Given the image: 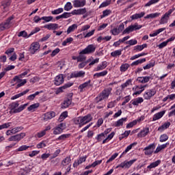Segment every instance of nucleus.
<instances>
[{
  "instance_id": "obj_1",
  "label": "nucleus",
  "mask_w": 175,
  "mask_h": 175,
  "mask_svg": "<svg viewBox=\"0 0 175 175\" xmlns=\"http://www.w3.org/2000/svg\"><path fill=\"white\" fill-rule=\"evenodd\" d=\"M96 50V45L94 44H89L83 50L79 52V55L78 56V62H83V61H85L87 57L84 55L92 54L93 53H95Z\"/></svg>"
},
{
  "instance_id": "obj_2",
  "label": "nucleus",
  "mask_w": 175,
  "mask_h": 175,
  "mask_svg": "<svg viewBox=\"0 0 175 175\" xmlns=\"http://www.w3.org/2000/svg\"><path fill=\"white\" fill-rule=\"evenodd\" d=\"M91 121H92V116L91 114L75 118L73 120L74 124H75V125H79L80 128H81V126H84L86 124H88V122H91Z\"/></svg>"
},
{
  "instance_id": "obj_3",
  "label": "nucleus",
  "mask_w": 175,
  "mask_h": 175,
  "mask_svg": "<svg viewBox=\"0 0 175 175\" xmlns=\"http://www.w3.org/2000/svg\"><path fill=\"white\" fill-rule=\"evenodd\" d=\"M111 91H113L111 88H108L103 90V92L96 98V102L99 103L101 100L107 99L109 96L111 94Z\"/></svg>"
},
{
  "instance_id": "obj_4",
  "label": "nucleus",
  "mask_w": 175,
  "mask_h": 175,
  "mask_svg": "<svg viewBox=\"0 0 175 175\" xmlns=\"http://www.w3.org/2000/svg\"><path fill=\"white\" fill-rule=\"evenodd\" d=\"M175 8H172V9L169 10L167 12H165L161 17L159 21V24H167L169 21V18H170V15L173 12H174Z\"/></svg>"
},
{
  "instance_id": "obj_5",
  "label": "nucleus",
  "mask_w": 175,
  "mask_h": 175,
  "mask_svg": "<svg viewBox=\"0 0 175 175\" xmlns=\"http://www.w3.org/2000/svg\"><path fill=\"white\" fill-rule=\"evenodd\" d=\"M136 161H137V159H133L129 161L126 160L117 165L116 169H118V167H122V169H129V167H131V166H132V165H133Z\"/></svg>"
},
{
  "instance_id": "obj_6",
  "label": "nucleus",
  "mask_w": 175,
  "mask_h": 175,
  "mask_svg": "<svg viewBox=\"0 0 175 175\" xmlns=\"http://www.w3.org/2000/svg\"><path fill=\"white\" fill-rule=\"evenodd\" d=\"M125 29V25L124 23H121L118 27H114L110 30L111 35L113 36H117V35H120L121 32L124 31Z\"/></svg>"
},
{
  "instance_id": "obj_7",
  "label": "nucleus",
  "mask_w": 175,
  "mask_h": 175,
  "mask_svg": "<svg viewBox=\"0 0 175 175\" xmlns=\"http://www.w3.org/2000/svg\"><path fill=\"white\" fill-rule=\"evenodd\" d=\"M64 129H66V124L65 123H60L53 129V135H61Z\"/></svg>"
},
{
  "instance_id": "obj_8",
  "label": "nucleus",
  "mask_w": 175,
  "mask_h": 175,
  "mask_svg": "<svg viewBox=\"0 0 175 175\" xmlns=\"http://www.w3.org/2000/svg\"><path fill=\"white\" fill-rule=\"evenodd\" d=\"M147 87H148V85H136L135 87L133 88V91H134L133 95H140V94H142V92H143V91H144V90H146V88H147Z\"/></svg>"
},
{
  "instance_id": "obj_9",
  "label": "nucleus",
  "mask_w": 175,
  "mask_h": 175,
  "mask_svg": "<svg viewBox=\"0 0 175 175\" xmlns=\"http://www.w3.org/2000/svg\"><path fill=\"white\" fill-rule=\"evenodd\" d=\"M155 94H157V90H155V89L148 90L144 93V98L146 100H150Z\"/></svg>"
},
{
  "instance_id": "obj_10",
  "label": "nucleus",
  "mask_w": 175,
  "mask_h": 175,
  "mask_svg": "<svg viewBox=\"0 0 175 175\" xmlns=\"http://www.w3.org/2000/svg\"><path fill=\"white\" fill-rule=\"evenodd\" d=\"M26 134L25 133H21L19 134H17L16 135L11 136L8 138V142H20V140H22V139H24L25 137Z\"/></svg>"
},
{
  "instance_id": "obj_11",
  "label": "nucleus",
  "mask_w": 175,
  "mask_h": 175,
  "mask_svg": "<svg viewBox=\"0 0 175 175\" xmlns=\"http://www.w3.org/2000/svg\"><path fill=\"white\" fill-rule=\"evenodd\" d=\"M156 145L153 144H150L148 146L144 148V154L146 155H152V153L154 152V150H155Z\"/></svg>"
},
{
  "instance_id": "obj_12",
  "label": "nucleus",
  "mask_w": 175,
  "mask_h": 175,
  "mask_svg": "<svg viewBox=\"0 0 175 175\" xmlns=\"http://www.w3.org/2000/svg\"><path fill=\"white\" fill-rule=\"evenodd\" d=\"M64 81H65V76L62 74L57 75L54 79L55 85H61V84H64Z\"/></svg>"
},
{
  "instance_id": "obj_13",
  "label": "nucleus",
  "mask_w": 175,
  "mask_h": 175,
  "mask_svg": "<svg viewBox=\"0 0 175 175\" xmlns=\"http://www.w3.org/2000/svg\"><path fill=\"white\" fill-rule=\"evenodd\" d=\"M13 81L17 84L16 88H20V87H23V85L27 84V79H21L17 76L14 77Z\"/></svg>"
},
{
  "instance_id": "obj_14",
  "label": "nucleus",
  "mask_w": 175,
  "mask_h": 175,
  "mask_svg": "<svg viewBox=\"0 0 175 175\" xmlns=\"http://www.w3.org/2000/svg\"><path fill=\"white\" fill-rule=\"evenodd\" d=\"M23 126L14 127L11 130H8L6 131L7 136H12V135H16V133H18V132H21L23 131Z\"/></svg>"
},
{
  "instance_id": "obj_15",
  "label": "nucleus",
  "mask_w": 175,
  "mask_h": 175,
  "mask_svg": "<svg viewBox=\"0 0 175 175\" xmlns=\"http://www.w3.org/2000/svg\"><path fill=\"white\" fill-rule=\"evenodd\" d=\"M12 18L13 17H10L8 18L5 23L0 24V31H3L4 29L10 28V24H12L10 21H12Z\"/></svg>"
},
{
  "instance_id": "obj_16",
  "label": "nucleus",
  "mask_w": 175,
  "mask_h": 175,
  "mask_svg": "<svg viewBox=\"0 0 175 175\" xmlns=\"http://www.w3.org/2000/svg\"><path fill=\"white\" fill-rule=\"evenodd\" d=\"M72 85H73V83L68 82L66 83L64 85L57 88L55 92L56 95L62 94V92H64V90H66V88H69L70 87H72Z\"/></svg>"
},
{
  "instance_id": "obj_17",
  "label": "nucleus",
  "mask_w": 175,
  "mask_h": 175,
  "mask_svg": "<svg viewBox=\"0 0 175 175\" xmlns=\"http://www.w3.org/2000/svg\"><path fill=\"white\" fill-rule=\"evenodd\" d=\"M161 165V160H157L154 162L151 163L146 167V172H151L152 169H155V167H158Z\"/></svg>"
},
{
  "instance_id": "obj_18",
  "label": "nucleus",
  "mask_w": 175,
  "mask_h": 175,
  "mask_svg": "<svg viewBox=\"0 0 175 175\" xmlns=\"http://www.w3.org/2000/svg\"><path fill=\"white\" fill-rule=\"evenodd\" d=\"M54 117H55V112L49 111L43 115V120L45 122L49 121V120H53Z\"/></svg>"
},
{
  "instance_id": "obj_19",
  "label": "nucleus",
  "mask_w": 175,
  "mask_h": 175,
  "mask_svg": "<svg viewBox=\"0 0 175 175\" xmlns=\"http://www.w3.org/2000/svg\"><path fill=\"white\" fill-rule=\"evenodd\" d=\"M84 76H85V72L83 70L75 71L70 74L71 79H75L77 77H84Z\"/></svg>"
},
{
  "instance_id": "obj_20",
  "label": "nucleus",
  "mask_w": 175,
  "mask_h": 175,
  "mask_svg": "<svg viewBox=\"0 0 175 175\" xmlns=\"http://www.w3.org/2000/svg\"><path fill=\"white\" fill-rule=\"evenodd\" d=\"M72 3L74 8H83V6H85L87 1L85 0H74Z\"/></svg>"
},
{
  "instance_id": "obj_21",
  "label": "nucleus",
  "mask_w": 175,
  "mask_h": 175,
  "mask_svg": "<svg viewBox=\"0 0 175 175\" xmlns=\"http://www.w3.org/2000/svg\"><path fill=\"white\" fill-rule=\"evenodd\" d=\"M106 68H107V62L104 61L99 64L94 70V72H100V70H103L104 69H106Z\"/></svg>"
},
{
  "instance_id": "obj_22",
  "label": "nucleus",
  "mask_w": 175,
  "mask_h": 175,
  "mask_svg": "<svg viewBox=\"0 0 175 175\" xmlns=\"http://www.w3.org/2000/svg\"><path fill=\"white\" fill-rule=\"evenodd\" d=\"M40 49V44L38 42H34L31 44L30 53L31 54H35Z\"/></svg>"
},
{
  "instance_id": "obj_23",
  "label": "nucleus",
  "mask_w": 175,
  "mask_h": 175,
  "mask_svg": "<svg viewBox=\"0 0 175 175\" xmlns=\"http://www.w3.org/2000/svg\"><path fill=\"white\" fill-rule=\"evenodd\" d=\"M150 80H152V77L151 75L148 77H139L137 79V81H138V83H142V84H145V83H148Z\"/></svg>"
},
{
  "instance_id": "obj_24",
  "label": "nucleus",
  "mask_w": 175,
  "mask_h": 175,
  "mask_svg": "<svg viewBox=\"0 0 175 175\" xmlns=\"http://www.w3.org/2000/svg\"><path fill=\"white\" fill-rule=\"evenodd\" d=\"M165 113L166 111L165 110L157 112L152 116V121H158V120H161V118L165 116Z\"/></svg>"
},
{
  "instance_id": "obj_25",
  "label": "nucleus",
  "mask_w": 175,
  "mask_h": 175,
  "mask_svg": "<svg viewBox=\"0 0 175 175\" xmlns=\"http://www.w3.org/2000/svg\"><path fill=\"white\" fill-rule=\"evenodd\" d=\"M126 122V118H122L119 119L118 121L114 122L113 123V126H116V128H120L124 125V123Z\"/></svg>"
},
{
  "instance_id": "obj_26",
  "label": "nucleus",
  "mask_w": 175,
  "mask_h": 175,
  "mask_svg": "<svg viewBox=\"0 0 175 175\" xmlns=\"http://www.w3.org/2000/svg\"><path fill=\"white\" fill-rule=\"evenodd\" d=\"M85 161H87V156H83L82 157H80L79 159H78L74 162L72 166L73 167H77L79 165H81V163H83V162H85Z\"/></svg>"
},
{
  "instance_id": "obj_27",
  "label": "nucleus",
  "mask_w": 175,
  "mask_h": 175,
  "mask_svg": "<svg viewBox=\"0 0 175 175\" xmlns=\"http://www.w3.org/2000/svg\"><path fill=\"white\" fill-rule=\"evenodd\" d=\"M148 133H150V128L145 127L137 134V136L139 137H146Z\"/></svg>"
},
{
  "instance_id": "obj_28",
  "label": "nucleus",
  "mask_w": 175,
  "mask_h": 175,
  "mask_svg": "<svg viewBox=\"0 0 175 175\" xmlns=\"http://www.w3.org/2000/svg\"><path fill=\"white\" fill-rule=\"evenodd\" d=\"M44 28L49 29V31H55V29H58V24L57 23H49L48 25H45Z\"/></svg>"
},
{
  "instance_id": "obj_29",
  "label": "nucleus",
  "mask_w": 175,
  "mask_h": 175,
  "mask_svg": "<svg viewBox=\"0 0 175 175\" xmlns=\"http://www.w3.org/2000/svg\"><path fill=\"white\" fill-rule=\"evenodd\" d=\"M87 13V10L85 8H81L78 10H75L72 11L71 14L75 15H80V14H85Z\"/></svg>"
},
{
  "instance_id": "obj_30",
  "label": "nucleus",
  "mask_w": 175,
  "mask_h": 175,
  "mask_svg": "<svg viewBox=\"0 0 175 175\" xmlns=\"http://www.w3.org/2000/svg\"><path fill=\"white\" fill-rule=\"evenodd\" d=\"M143 120H144V118H138L137 120H135L133 122L129 123L126 125V128L127 129H130V128H133V126H135V125H136V124H137V122H140V121H143Z\"/></svg>"
},
{
  "instance_id": "obj_31",
  "label": "nucleus",
  "mask_w": 175,
  "mask_h": 175,
  "mask_svg": "<svg viewBox=\"0 0 175 175\" xmlns=\"http://www.w3.org/2000/svg\"><path fill=\"white\" fill-rule=\"evenodd\" d=\"M86 61H87L88 64H89V66H94V65H95V64L99 63V58L94 59V57H90Z\"/></svg>"
},
{
  "instance_id": "obj_32",
  "label": "nucleus",
  "mask_w": 175,
  "mask_h": 175,
  "mask_svg": "<svg viewBox=\"0 0 175 175\" xmlns=\"http://www.w3.org/2000/svg\"><path fill=\"white\" fill-rule=\"evenodd\" d=\"M29 92V89H27L26 90L23 91V92H21L19 94H17L14 96H13L11 99L12 100H14L15 99H18V98H21V96H24L26 94H28Z\"/></svg>"
},
{
  "instance_id": "obj_33",
  "label": "nucleus",
  "mask_w": 175,
  "mask_h": 175,
  "mask_svg": "<svg viewBox=\"0 0 175 175\" xmlns=\"http://www.w3.org/2000/svg\"><path fill=\"white\" fill-rule=\"evenodd\" d=\"M70 105H72V99L66 98L62 103V109H67Z\"/></svg>"
},
{
  "instance_id": "obj_34",
  "label": "nucleus",
  "mask_w": 175,
  "mask_h": 175,
  "mask_svg": "<svg viewBox=\"0 0 175 175\" xmlns=\"http://www.w3.org/2000/svg\"><path fill=\"white\" fill-rule=\"evenodd\" d=\"M132 105H133V106H139V105H140V103H143V102H144V99H143L142 97H138L134 100H132Z\"/></svg>"
},
{
  "instance_id": "obj_35",
  "label": "nucleus",
  "mask_w": 175,
  "mask_h": 175,
  "mask_svg": "<svg viewBox=\"0 0 175 175\" xmlns=\"http://www.w3.org/2000/svg\"><path fill=\"white\" fill-rule=\"evenodd\" d=\"M175 100V94H168L163 98V102H172Z\"/></svg>"
},
{
  "instance_id": "obj_36",
  "label": "nucleus",
  "mask_w": 175,
  "mask_h": 175,
  "mask_svg": "<svg viewBox=\"0 0 175 175\" xmlns=\"http://www.w3.org/2000/svg\"><path fill=\"white\" fill-rule=\"evenodd\" d=\"M145 15H146V12H142L139 14H133L131 16V20H137L138 18H142V17H144Z\"/></svg>"
},
{
  "instance_id": "obj_37",
  "label": "nucleus",
  "mask_w": 175,
  "mask_h": 175,
  "mask_svg": "<svg viewBox=\"0 0 175 175\" xmlns=\"http://www.w3.org/2000/svg\"><path fill=\"white\" fill-rule=\"evenodd\" d=\"M40 106V104L39 103H34L33 105H31L29 107H28L27 110L28 111H31V113H33Z\"/></svg>"
},
{
  "instance_id": "obj_38",
  "label": "nucleus",
  "mask_w": 175,
  "mask_h": 175,
  "mask_svg": "<svg viewBox=\"0 0 175 175\" xmlns=\"http://www.w3.org/2000/svg\"><path fill=\"white\" fill-rule=\"evenodd\" d=\"M167 146H169V143L163 144L162 145L157 146L156 150L154 152V154H158V152H159L160 151H162V150H165V148H166Z\"/></svg>"
},
{
  "instance_id": "obj_39",
  "label": "nucleus",
  "mask_w": 175,
  "mask_h": 175,
  "mask_svg": "<svg viewBox=\"0 0 175 175\" xmlns=\"http://www.w3.org/2000/svg\"><path fill=\"white\" fill-rule=\"evenodd\" d=\"M131 66L129 65V64L128 63H124V64H122L120 67V71L122 72V73H124L125 72H126V70L128 69H129V67Z\"/></svg>"
},
{
  "instance_id": "obj_40",
  "label": "nucleus",
  "mask_w": 175,
  "mask_h": 175,
  "mask_svg": "<svg viewBox=\"0 0 175 175\" xmlns=\"http://www.w3.org/2000/svg\"><path fill=\"white\" fill-rule=\"evenodd\" d=\"M91 84V80H89L82 84H81L79 87L78 89L79 90L80 92H83V90L84 88H87L88 85H90Z\"/></svg>"
},
{
  "instance_id": "obj_41",
  "label": "nucleus",
  "mask_w": 175,
  "mask_h": 175,
  "mask_svg": "<svg viewBox=\"0 0 175 175\" xmlns=\"http://www.w3.org/2000/svg\"><path fill=\"white\" fill-rule=\"evenodd\" d=\"M137 144V142H134L133 144H131L129 146H128L124 151L122 153V155H125L127 154V152H129L131 150H132V147H135Z\"/></svg>"
},
{
  "instance_id": "obj_42",
  "label": "nucleus",
  "mask_w": 175,
  "mask_h": 175,
  "mask_svg": "<svg viewBox=\"0 0 175 175\" xmlns=\"http://www.w3.org/2000/svg\"><path fill=\"white\" fill-rule=\"evenodd\" d=\"M165 29H166V28H165V27L160 28V29L156 30L155 31H154L153 33H150L149 36H150V38H154V36L159 35V33H161V32H163V31H165Z\"/></svg>"
},
{
  "instance_id": "obj_43",
  "label": "nucleus",
  "mask_w": 175,
  "mask_h": 175,
  "mask_svg": "<svg viewBox=\"0 0 175 175\" xmlns=\"http://www.w3.org/2000/svg\"><path fill=\"white\" fill-rule=\"evenodd\" d=\"M161 16V13L159 12H155L152 14H149L146 15L144 18L145 19H148V18H157V17H159Z\"/></svg>"
},
{
  "instance_id": "obj_44",
  "label": "nucleus",
  "mask_w": 175,
  "mask_h": 175,
  "mask_svg": "<svg viewBox=\"0 0 175 175\" xmlns=\"http://www.w3.org/2000/svg\"><path fill=\"white\" fill-rule=\"evenodd\" d=\"M27 106H28V103L21 105L18 108L14 109V113H21V111H23V110H24Z\"/></svg>"
},
{
  "instance_id": "obj_45",
  "label": "nucleus",
  "mask_w": 175,
  "mask_h": 175,
  "mask_svg": "<svg viewBox=\"0 0 175 175\" xmlns=\"http://www.w3.org/2000/svg\"><path fill=\"white\" fill-rule=\"evenodd\" d=\"M131 85H132V79H128L125 83H122L120 87L122 90H125V88L131 87Z\"/></svg>"
},
{
  "instance_id": "obj_46",
  "label": "nucleus",
  "mask_w": 175,
  "mask_h": 175,
  "mask_svg": "<svg viewBox=\"0 0 175 175\" xmlns=\"http://www.w3.org/2000/svg\"><path fill=\"white\" fill-rule=\"evenodd\" d=\"M77 29V24H73L71 26L68 27L67 29V33L69 35V33H71V32H75Z\"/></svg>"
},
{
  "instance_id": "obj_47",
  "label": "nucleus",
  "mask_w": 175,
  "mask_h": 175,
  "mask_svg": "<svg viewBox=\"0 0 175 175\" xmlns=\"http://www.w3.org/2000/svg\"><path fill=\"white\" fill-rule=\"evenodd\" d=\"M42 91L40 92H36L34 94H30L29 96H27V100H33L39 94H42Z\"/></svg>"
},
{
  "instance_id": "obj_48",
  "label": "nucleus",
  "mask_w": 175,
  "mask_h": 175,
  "mask_svg": "<svg viewBox=\"0 0 175 175\" xmlns=\"http://www.w3.org/2000/svg\"><path fill=\"white\" fill-rule=\"evenodd\" d=\"M121 54H122V49H119V50H116V51L111 52V56L113 57H120V55H121Z\"/></svg>"
},
{
  "instance_id": "obj_49",
  "label": "nucleus",
  "mask_w": 175,
  "mask_h": 175,
  "mask_svg": "<svg viewBox=\"0 0 175 175\" xmlns=\"http://www.w3.org/2000/svg\"><path fill=\"white\" fill-rule=\"evenodd\" d=\"M131 32H133V28L132 27V25L123 30L122 35H128L129 33H131Z\"/></svg>"
},
{
  "instance_id": "obj_50",
  "label": "nucleus",
  "mask_w": 175,
  "mask_h": 175,
  "mask_svg": "<svg viewBox=\"0 0 175 175\" xmlns=\"http://www.w3.org/2000/svg\"><path fill=\"white\" fill-rule=\"evenodd\" d=\"M146 62V58H143V59H139L137 61H135L133 62L132 64H131V66H136L137 65H140L143 63Z\"/></svg>"
},
{
  "instance_id": "obj_51",
  "label": "nucleus",
  "mask_w": 175,
  "mask_h": 175,
  "mask_svg": "<svg viewBox=\"0 0 175 175\" xmlns=\"http://www.w3.org/2000/svg\"><path fill=\"white\" fill-rule=\"evenodd\" d=\"M116 135V133L112 132L111 133H110L107 137H106L105 139H103V144H105L106 143H107V142H109V140H111L113 137H114V135Z\"/></svg>"
},
{
  "instance_id": "obj_52",
  "label": "nucleus",
  "mask_w": 175,
  "mask_h": 175,
  "mask_svg": "<svg viewBox=\"0 0 175 175\" xmlns=\"http://www.w3.org/2000/svg\"><path fill=\"white\" fill-rule=\"evenodd\" d=\"M107 70H104L100 72H96L94 75V77H103L107 75Z\"/></svg>"
},
{
  "instance_id": "obj_53",
  "label": "nucleus",
  "mask_w": 175,
  "mask_h": 175,
  "mask_svg": "<svg viewBox=\"0 0 175 175\" xmlns=\"http://www.w3.org/2000/svg\"><path fill=\"white\" fill-rule=\"evenodd\" d=\"M170 110H171V111L168 113V117H174V116H175V103L171 106V107L170 108Z\"/></svg>"
},
{
  "instance_id": "obj_54",
  "label": "nucleus",
  "mask_w": 175,
  "mask_h": 175,
  "mask_svg": "<svg viewBox=\"0 0 175 175\" xmlns=\"http://www.w3.org/2000/svg\"><path fill=\"white\" fill-rule=\"evenodd\" d=\"M71 161L72 160L70 159V157H67L64 159H63V161H62V165L63 166H66L69 165V163H70Z\"/></svg>"
},
{
  "instance_id": "obj_55",
  "label": "nucleus",
  "mask_w": 175,
  "mask_h": 175,
  "mask_svg": "<svg viewBox=\"0 0 175 175\" xmlns=\"http://www.w3.org/2000/svg\"><path fill=\"white\" fill-rule=\"evenodd\" d=\"M111 14V11L110 10H105L103 11V14L100 16V18H105V17H107V16H110Z\"/></svg>"
},
{
  "instance_id": "obj_56",
  "label": "nucleus",
  "mask_w": 175,
  "mask_h": 175,
  "mask_svg": "<svg viewBox=\"0 0 175 175\" xmlns=\"http://www.w3.org/2000/svg\"><path fill=\"white\" fill-rule=\"evenodd\" d=\"M133 27V31H139V29H142L143 26L142 25H139V23H135L134 25H131Z\"/></svg>"
},
{
  "instance_id": "obj_57",
  "label": "nucleus",
  "mask_w": 175,
  "mask_h": 175,
  "mask_svg": "<svg viewBox=\"0 0 175 175\" xmlns=\"http://www.w3.org/2000/svg\"><path fill=\"white\" fill-rule=\"evenodd\" d=\"M47 146V142L46 141H42L41 142L38 143L36 145V148L40 149V148H44Z\"/></svg>"
},
{
  "instance_id": "obj_58",
  "label": "nucleus",
  "mask_w": 175,
  "mask_h": 175,
  "mask_svg": "<svg viewBox=\"0 0 175 175\" xmlns=\"http://www.w3.org/2000/svg\"><path fill=\"white\" fill-rule=\"evenodd\" d=\"M10 5V1L7 0L2 3L1 8L6 11L8 10V6H9Z\"/></svg>"
},
{
  "instance_id": "obj_59",
  "label": "nucleus",
  "mask_w": 175,
  "mask_h": 175,
  "mask_svg": "<svg viewBox=\"0 0 175 175\" xmlns=\"http://www.w3.org/2000/svg\"><path fill=\"white\" fill-rule=\"evenodd\" d=\"M110 3H111V0H107L100 5L99 9H101V8H106L107 6H109Z\"/></svg>"
},
{
  "instance_id": "obj_60",
  "label": "nucleus",
  "mask_w": 175,
  "mask_h": 175,
  "mask_svg": "<svg viewBox=\"0 0 175 175\" xmlns=\"http://www.w3.org/2000/svg\"><path fill=\"white\" fill-rule=\"evenodd\" d=\"M72 8H73V6L72 5V3L68 2L64 5V10H66V12H69L70 10H72Z\"/></svg>"
},
{
  "instance_id": "obj_61",
  "label": "nucleus",
  "mask_w": 175,
  "mask_h": 175,
  "mask_svg": "<svg viewBox=\"0 0 175 175\" xmlns=\"http://www.w3.org/2000/svg\"><path fill=\"white\" fill-rule=\"evenodd\" d=\"M131 134V131H126L124 133L122 134L121 136L119 137L120 140H122V139H124V137H128L129 135Z\"/></svg>"
},
{
  "instance_id": "obj_62",
  "label": "nucleus",
  "mask_w": 175,
  "mask_h": 175,
  "mask_svg": "<svg viewBox=\"0 0 175 175\" xmlns=\"http://www.w3.org/2000/svg\"><path fill=\"white\" fill-rule=\"evenodd\" d=\"M72 42H73V38H68L62 42V46H66L68 44H70V43H72Z\"/></svg>"
},
{
  "instance_id": "obj_63",
  "label": "nucleus",
  "mask_w": 175,
  "mask_h": 175,
  "mask_svg": "<svg viewBox=\"0 0 175 175\" xmlns=\"http://www.w3.org/2000/svg\"><path fill=\"white\" fill-rule=\"evenodd\" d=\"M167 139H169V136H167L166 134H163L160 136L159 142L161 143H163V142H166Z\"/></svg>"
},
{
  "instance_id": "obj_64",
  "label": "nucleus",
  "mask_w": 175,
  "mask_h": 175,
  "mask_svg": "<svg viewBox=\"0 0 175 175\" xmlns=\"http://www.w3.org/2000/svg\"><path fill=\"white\" fill-rule=\"evenodd\" d=\"M64 12V8H60L56 10H54L51 12L52 14H60V13Z\"/></svg>"
}]
</instances>
